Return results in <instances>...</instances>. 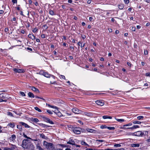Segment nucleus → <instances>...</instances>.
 <instances>
[{"label": "nucleus", "mask_w": 150, "mask_h": 150, "mask_svg": "<svg viewBox=\"0 0 150 150\" xmlns=\"http://www.w3.org/2000/svg\"><path fill=\"white\" fill-rule=\"evenodd\" d=\"M43 145L48 150H52L54 148L53 144L50 143H48L45 141L44 142Z\"/></svg>", "instance_id": "f257e3e1"}, {"label": "nucleus", "mask_w": 150, "mask_h": 150, "mask_svg": "<svg viewBox=\"0 0 150 150\" xmlns=\"http://www.w3.org/2000/svg\"><path fill=\"white\" fill-rule=\"evenodd\" d=\"M29 143L30 142H29L28 139H24L23 141L22 146L24 148L26 149Z\"/></svg>", "instance_id": "f03ea898"}, {"label": "nucleus", "mask_w": 150, "mask_h": 150, "mask_svg": "<svg viewBox=\"0 0 150 150\" xmlns=\"http://www.w3.org/2000/svg\"><path fill=\"white\" fill-rule=\"evenodd\" d=\"M42 118L45 121L51 124H54L52 120H50L49 118L45 116H43Z\"/></svg>", "instance_id": "7ed1b4c3"}, {"label": "nucleus", "mask_w": 150, "mask_h": 150, "mask_svg": "<svg viewBox=\"0 0 150 150\" xmlns=\"http://www.w3.org/2000/svg\"><path fill=\"white\" fill-rule=\"evenodd\" d=\"M72 112L75 114H79L81 113L82 111L79 110L78 109L76 108H73L72 109Z\"/></svg>", "instance_id": "20e7f679"}, {"label": "nucleus", "mask_w": 150, "mask_h": 150, "mask_svg": "<svg viewBox=\"0 0 150 150\" xmlns=\"http://www.w3.org/2000/svg\"><path fill=\"white\" fill-rule=\"evenodd\" d=\"M133 134L134 136L139 137L142 136L144 135V133H143L142 131H139L134 133Z\"/></svg>", "instance_id": "39448f33"}, {"label": "nucleus", "mask_w": 150, "mask_h": 150, "mask_svg": "<svg viewBox=\"0 0 150 150\" xmlns=\"http://www.w3.org/2000/svg\"><path fill=\"white\" fill-rule=\"evenodd\" d=\"M80 129L78 128H74L72 129L73 132L75 134H79L81 133Z\"/></svg>", "instance_id": "423d86ee"}, {"label": "nucleus", "mask_w": 150, "mask_h": 150, "mask_svg": "<svg viewBox=\"0 0 150 150\" xmlns=\"http://www.w3.org/2000/svg\"><path fill=\"white\" fill-rule=\"evenodd\" d=\"M28 147L26 149H28L30 150H35V148L33 144L30 142L29 144Z\"/></svg>", "instance_id": "0eeeda50"}, {"label": "nucleus", "mask_w": 150, "mask_h": 150, "mask_svg": "<svg viewBox=\"0 0 150 150\" xmlns=\"http://www.w3.org/2000/svg\"><path fill=\"white\" fill-rule=\"evenodd\" d=\"M96 103L98 105L103 106L104 104V102L103 100H98L96 101Z\"/></svg>", "instance_id": "6e6552de"}, {"label": "nucleus", "mask_w": 150, "mask_h": 150, "mask_svg": "<svg viewBox=\"0 0 150 150\" xmlns=\"http://www.w3.org/2000/svg\"><path fill=\"white\" fill-rule=\"evenodd\" d=\"M13 70L14 71L16 72V73H23L25 71L23 70V69H13Z\"/></svg>", "instance_id": "1a4fd4ad"}, {"label": "nucleus", "mask_w": 150, "mask_h": 150, "mask_svg": "<svg viewBox=\"0 0 150 150\" xmlns=\"http://www.w3.org/2000/svg\"><path fill=\"white\" fill-rule=\"evenodd\" d=\"M139 127L137 125H134V126H133L132 127H128V128H125L124 127H121V128L122 129H134L136 128H138Z\"/></svg>", "instance_id": "9d476101"}, {"label": "nucleus", "mask_w": 150, "mask_h": 150, "mask_svg": "<svg viewBox=\"0 0 150 150\" xmlns=\"http://www.w3.org/2000/svg\"><path fill=\"white\" fill-rule=\"evenodd\" d=\"M8 96L7 94L5 93H1L0 94V98H2L3 99H7Z\"/></svg>", "instance_id": "9b49d317"}, {"label": "nucleus", "mask_w": 150, "mask_h": 150, "mask_svg": "<svg viewBox=\"0 0 150 150\" xmlns=\"http://www.w3.org/2000/svg\"><path fill=\"white\" fill-rule=\"evenodd\" d=\"M42 74L45 77L47 78H49L50 77V76H51L52 77H54V76L52 75H50V74H48L47 73L43 72L42 73Z\"/></svg>", "instance_id": "f8f14e48"}, {"label": "nucleus", "mask_w": 150, "mask_h": 150, "mask_svg": "<svg viewBox=\"0 0 150 150\" xmlns=\"http://www.w3.org/2000/svg\"><path fill=\"white\" fill-rule=\"evenodd\" d=\"M86 131L88 132L91 133H95L96 132V130L95 129H91L89 128H87L86 129Z\"/></svg>", "instance_id": "ddd939ff"}, {"label": "nucleus", "mask_w": 150, "mask_h": 150, "mask_svg": "<svg viewBox=\"0 0 150 150\" xmlns=\"http://www.w3.org/2000/svg\"><path fill=\"white\" fill-rule=\"evenodd\" d=\"M28 37L32 39V40H35V36L32 33L31 34L30 33L28 35Z\"/></svg>", "instance_id": "4468645a"}, {"label": "nucleus", "mask_w": 150, "mask_h": 150, "mask_svg": "<svg viewBox=\"0 0 150 150\" xmlns=\"http://www.w3.org/2000/svg\"><path fill=\"white\" fill-rule=\"evenodd\" d=\"M20 124L22 126H24L25 128H29L30 126L28 125L27 124L24 123L23 122H20Z\"/></svg>", "instance_id": "2eb2a0df"}, {"label": "nucleus", "mask_w": 150, "mask_h": 150, "mask_svg": "<svg viewBox=\"0 0 150 150\" xmlns=\"http://www.w3.org/2000/svg\"><path fill=\"white\" fill-rule=\"evenodd\" d=\"M67 144H71L72 145L75 144V142L74 141L71 139L69 140L68 142H67Z\"/></svg>", "instance_id": "dca6fc26"}, {"label": "nucleus", "mask_w": 150, "mask_h": 150, "mask_svg": "<svg viewBox=\"0 0 150 150\" xmlns=\"http://www.w3.org/2000/svg\"><path fill=\"white\" fill-rule=\"evenodd\" d=\"M31 90L37 93H38L39 92L38 89L34 87H31Z\"/></svg>", "instance_id": "f3484780"}, {"label": "nucleus", "mask_w": 150, "mask_h": 150, "mask_svg": "<svg viewBox=\"0 0 150 150\" xmlns=\"http://www.w3.org/2000/svg\"><path fill=\"white\" fill-rule=\"evenodd\" d=\"M140 144H131V146L132 147H139Z\"/></svg>", "instance_id": "a211bd4d"}, {"label": "nucleus", "mask_w": 150, "mask_h": 150, "mask_svg": "<svg viewBox=\"0 0 150 150\" xmlns=\"http://www.w3.org/2000/svg\"><path fill=\"white\" fill-rule=\"evenodd\" d=\"M28 96L30 98H34V96L33 93L31 92H29L28 93Z\"/></svg>", "instance_id": "6ab92c4d"}, {"label": "nucleus", "mask_w": 150, "mask_h": 150, "mask_svg": "<svg viewBox=\"0 0 150 150\" xmlns=\"http://www.w3.org/2000/svg\"><path fill=\"white\" fill-rule=\"evenodd\" d=\"M58 146L62 147H69V145L66 144H58Z\"/></svg>", "instance_id": "aec40b11"}, {"label": "nucleus", "mask_w": 150, "mask_h": 150, "mask_svg": "<svg viewBox=\"0 0 150 150\" xmlns=\"http://www.w3.org/2000/svg\"><path fill=\"white\" fill-rule=\"evenodd\" d=\"M103 119H111L112 118V117L111 116H109L107 115H104L103 116Z\"/></svg>", "instance_id": "412c9836"}, {"label": "nucleus", "mask_w": 150, "mask_h": 150, "mask_svg": "<svg viewBox=\"0 0 150 150\" xmlns=\"http://www.w3.org/2000/svg\"><path fill=\"white\" fill-rule=\"evenodd\" d=\"M124 7V5L123 4H120L118 5V8L120 9H122Z\"/></svg>", "instance_id": "4be33fe9"}, {"label": "nucleus", "mask_w": 150, "mask_h": 150, "mask_svg": "<svg viewBox=\"0 0 150 150\" xmlns=\"http://www.w3.org/2000/svg\"><path fill=\"white\" fill-rule=\"evenodd\" d=\"M40 138L44 139H45L46 138V137L43 134H40Z\"/></svg>", "instance_id": "5701e85b"}, {"label": "nucleus", "mask_w": 150, "mask_h": 150, "mask_svg": "<svg viewBox=\"0 0 150 150\" xmlns=\"http://www.w3.org/2000/svg\"><path fill=\"white\" fill-rule=\"evenodd\" d=\"M9 126L12 128H13L15 126L14 123H9L8 125Z\"/></svg>", "instance_id": "b1692460"}, {"label": "nucleus", "mask_w": 150, "mask_h": 150, "mask_svg": "<svg viewBox=\"0 0 150 150\" xmlns=\"http://www.w3.org/2000/svg\"><path fill=\"white\" fill-rule=\"evenodd\" d=\"M144 118V117L142 116H140L137 117V119L139 120H142Z\"/></svg>", "instance_id": "393cba45"}, {"label": "nucleus", "mask_w": 150, "mask_h": 150, "mask_svg": "<svg viewBox=\"0 0 150 150\" xmlns=\"http://www.w3.org/2000/svg\"><path fill=\"white\" fill-rule=\"evenodd\" d=\"M40 125L43 128L47 127H48L47 125H46L43 124L42 123L40 124Z\"/></svg>", "instance_id": "a878e982"}, {"label": "nucleus", "mask_w": 150, "mask_h": 150, "mask_svg": "<svg viewBox=\"0 0 150 150\" xmlns=\"http://www.w3.org/2000/svg\"><path fill=\"white\" fill-rule=\"evenodd\" d=\"M116 120L118 122H121L124 121L125 120L123 119H118L117 118H115Z\"/></svg>", "instance_id": "bb28decb"}, {"label": "nucleus", "mask_w": 150, "mask_h": 150, "mask_svg": "<svg viewBox=\"0 0 150 150\" xmlns=\"http://www.w3.org/2000/svg\"><path fill=\"white\" fill-rule=\"evenodd\" d=\"M134 124H140L141 122L140 121H134L133 122Z\"/></svg>", "instance_id": "cd10ccee"}, {"label": "nucleus", "mask_w": 150, "mask_h": 150, "mask_svg": "<svg viewBox=\"0 0 150 150\" xmlns=\"http://www.w3.org/2000/svg\"><path fill=\"white\" fill-rule=\"evenodd\" d=\"M49 13L51 15H54V13L53 11L50 10L49 11Z\"/></svg>", "instance_id": "c85d7f7f"}, {"label": "nucleus", "mask_w": 150, "mask_h": 150, "mask_svg": "<svg viewBox=\"0 0 150 150\" xmlns=\"http://www.w3.org/2000/svg\"><path fill=\"white\" fill-rule=\"evenodd\" d=\"M34 109L35 110L38 111L39 112H42L41 110L38 107H35Z\"/></svg>", "instance_id": "c756f323"}, {"label": "nucleus", "mask_w": 150, "mask_h": 150, "mask_svg": "<svg viewBox=\"0 0 150 150\" xmlns=\"http://www.w3.org/2000/svg\"><path fill=\"white\" fill-rule=\"evenodd\" d=\"M16 138V136L15 134H13L11 137V138L12 139V140L13 141Z\"/></svg>", "instance_id": "7c9ffc66"}, {"label": "nucleus", "mask_w": 150, "mask_h": 150, "mask_svg": "<svg viewBox=\"0 0 150 150\" xmlns=\"http://www.w3.org/2000/svg\"><path fill=\"white\" fill-rule=\"evenodd\" d=\"M78 45H79V46H80L81 47H84V46L85 45V44H84L83 45H82V43H81L80 42H79L78 43Z\"/></svg>", "instance_id": "2f4dec72"}, {"label": "nucleus", "mask_w": 150, "mask_h": 150, "mask_svg": "<svg viewBox=\"0 0 150 150\" xmlns=\"http://www.w3.org/2000/svg\"><path fill=\"white\" fill-rule=\"evenodd\" d=\"M86 150H111L110 149L108 148L105 150H103V149H87Z\"/></svg>", "instance_id": "473e14b6"}, {"label": "nucleus", "mask_w": 150, "mask_h": 150, "mask_svg": "<svg viewBox=\"0 0 150 150\" xmlns=\"http://www.w3.org/2000/svg\"><path fill=\"white\" fill-rule=\"evenodd\" d=\"M107 129L109 130H114L115 129V127H108Z\"/></svg>", "instance_id": "72a5a7b5"}, {"label": "nucleus", "mask_w": 150, "mask_h": 150, "mask_svg": "<svg viewBox=\"0 0 150 150\" xmlns=\"http://www.w3.org/2000/svg\"><path fill=\"white\" fill-rule=\"evenodd\" d=\"M17 128L18 129L21 131L22 130V127L21 125H17Z\"/></svg>", "instance_id": "f704fd0d"}, {"label": "nucleus", "mask_w": 150, "mask_h": 150, "mask_svg": "<svg viewBox=\"0 0 150 150\" xmlns=\"http://www.w3.org/2000/svg\"><path fill=\"white\" fill-rule=\"evenodd\" d=\"M121 146L120 144H116L114 145V146L115 147H120Z\"/></svg>", "instance_id": "c9c22d12"}, {"label": "nucleus", "mask_w": 150, "mask_h": 150, "mask_svg": "<svg viewBox=\"0 0 150 150\" xmlns=\"http://www.w3.org/2000/svg\"><path fill=\"white\" fill-rule=\"evenodd\" d=\"M132 123H129L128 124L123 125V127H126V126H132Z\"/></svg>", "instance_id": "e433bc0d"}, {"label": "nucleus", "mask_w": 150, "mask_h": 150, "mask_svg": "<svg viewBox=\"0 0 150 150\" xmlns=\"http://www.w3.org/2000/svg\"><path fill=\"white\" fill-rule=\"evenodd\" d=\"M16 148V145L11 144V148L12 149L14 150Z\"/></svg>", "instance_id": "4c0bfd02"}, {"label": "nucleus", "mask_w": 150, "mask_h": 150, "mask_svg": "<svg viewBox=\"0 0 150 150\" xmlns=\"http://www.w3.org/2000/svg\"><path fill=\"white\" fill-rule=\"evenodd\" d=\"M111 150H125V149L123 148H120L118 149H111Z\"/></svg>", "instance_id": "58836bf2"}, {"label": "nucleus", "mask_w": 150, "mask_h": 150, "mask_svg": "<svg viewBox=\"0 0 150 150\" xmlns=\"http://www.w3.org/2000/svg\"><path fill=\"white\" fill-rule=\"evenodd\" d=\"M37 148L38 150H44L43 149H42L40 146H37Z\"/></svg>", "instance_id": "ea45409f"}, {"label": "nucleus", "mask_w": 150, "mask_h": 150, "mask_svg": "<svg viewBox=\"0 0 150 150\" xmlns=\"http://www.w3.org/2000/svg\"><path fill=\"white\" fill-rule=\"evenodd\" d=\"M7 115L8 116H9L11 117H13V114L12 113L9 112H7Z\"/></svg>", "instance_id": "a19ab883"}, {"label": "nucleus", "mask_w": 150, "mask_h": 150, "mask_svg": "<svg viewBox=\"0 0 150 150\" xmlns=\"http://www.w3.org/2000/svg\"><path fill=\"white\" fill-rule=\"evenodd\" d=\"M48 105L50 107H51V108H55V109H57V107L55 106H52V105H50L49 104H48Z\"/></svg>", "instance_id": "79ce46f5"}, {"label": "nucleus", "mask_w": 150, "mask_h": 150, "mask_svg": "<svg viewBox=\"0 0 150 150\" xmlns=\"http://www.w3.org/2000/svg\"><path fill=\"white\" fill-rule=\"evenodd\" d=\"M20 93L21 94V95L22 96H25V94L22 91H20Z\"/></svg>", "instance_id": "37998d69"}, {"label": "nucleus", "mask_w": 150, "mask_h": 150, "mask_svg": "<svg viewBox=\"0 0 150 150\" xmlns=\"http://www.w3.org/2000/svg\"><path fill=\"white\" fill-rule=\"evenodd\" d=\"M107 127H108L107 126H106L105 125H101L100 127V128L101 129H104V128H107Z\"/></svg>", "instance_id": "c03bdc74"}, {"label": "nucleus", "mask_w": 150, "mask_h": 150, "mask_svg": "<svg viewBox=\"0 0 150 150\" xmlns=\"http://www.w3.org/2000/svg\"><path fill=\"white\" fill-rule=\"evenodd\" d=\"M38 30V29H37L36 28H35L32 31L33 33H36V32H37V31Z\"/></svg>", "instance_id": "a18cd8bd"}, {"label": "nucleus", "mask_w": 150, "mask_h": 150, "mask_svg": "<svg viewBox=\"0 0 150 150\" xmlns=\"http://www.w3.org/2000/svg\"><path fill=\"white\" fill-rule=\"evenodd\" d=\"M34 122H38L39 121L38 120L37 118H34L33 120Z\"/></svg>", "instance_id": "49530a36"}, {"label": "nucleus", "mask_w": 150, "mask_h": 150, "mask_svg": "<svg viewBox=\"0 0 150 150\" xmlns=\"http://www.w3.org/2000/svg\"><path fill=\"white\" fill-rule=\"evenodd\" d=\"M124 1L125 4H128L129 2V0H124Z\"/></svg>", "instance_id": "de8ad7c7"}, {"label": "nucleus", "mask_w": 150, "mask_h": 150, "mask_svg": "<svg viewBox=\"0 0 150 150\" xmlns=\"http://www.w3.org/2000/svg\"><path fill=\"white\" fill-rule=\"evenodd\" d=\"M47 112L50 114H52L53 113L52 112L48 110H47Z\"/></svg>", "instance_id": "09e8293b"}, {"label": "nucleus", "mask_w": 150, "mask_h": 150, "mask_svg": "<svg viewBox=\"0 0 150 150\" xmlns=\"http://www.w3.org/2000/svg\"><path fill=\"white\" fill-rule=\"evenodd\" d=\"M81 144L82 145H88V144L84 142H82Z\"/></svg>", "instance_id": "8fccbe9b"}, {"label": "nucleus", "mask_w": 150, "mask_h": 150, "mask_svg": "<svg viewBox=\"0 0 150 150\" xmlns=\"http://www.w3.org/2000/svg\"><path fill=\"white\" fill-rule=\"evenodd\" d=\"M96 141L101 142H105V141L103 140H96Z\"/></svg>", "instance_id": "3c124183"}, {"label": "nucleus", "mask_w": 150, "mask_h": 150, "mask_svg": "<svg viewBox=\"0 0 150 150\" xmlns=\"http://www.w3.org/2000/svg\"><path fill=\"white\" fill-rule=\"evenodd\" d=\"M60 78L61 79H65V77L63 75H61L60 76Z\"/></svg>", "instance_id": "603ef678"}, {"label": "nucleus", "mask_w": 150, "mask_h": 150, "mask_svg": "<svg viewBox=\"0 0 150 150\" xmlns=\"http://www.w3.org/2000/svg\"><path fill=\"white\" fill-rule=\"evenodd\" d=\"M135 30H136V28H135V27H132V31H135Z\"/></svg>", "instance_id": "864d4df0"}, {"label": "nucleus", "mask_w": 150, "mask_h": 150, "mask_svg": "<svg viewBox=\"0 0 150 150\" xmlns=\"http://www.w3.org/2000/svg\"><path fill=\"white\" fill-rule=\"evenodd\" d=\"M57 115L59 117L61 116V113L59 112H58Z\"/></svg>", "instance_id": "5fc2aeb1"}, {"label": "nucleus", "mask_w": 150, "mask_h": 150, "mask_svg": "<svg viewBox=\"0 0 150 150\" xmlns=\"http://www.w3.org/2000/svg\"><path fill=\"white\" fill-rule=\"evenodd\" d=\"M12 2L13 3H17V0H12Z\"/></svg>", "instance_id": "6e6d98bb"}, {"label": "nucleus", "mask_w": 150, "mask_h": 150, "mask_svg": "<svg viewBox=\"0 0 150 150\" xmlns=\"http://www.w3.org/2000/svg\"><path fill=\"white\" fill-rule=\"evenodd\" d=\"M146 75L147 76H150V73H146Z\"/></svg>", "instance_id": "4d7b16f0"}, {"label": "nucleus", "mask_w": 150, "mask_h": 150, "mask_svg": "<svg viewBox=\"0 0 150 150\" xmlns=\"http://www.w3.org/2000/svg\"><path fill=\"white\" fill-rule=\"evenodd\" d=\"M144 54L145 55H147L148 54V52L147 50H144Z\"/></svg>", "instance_id": "13d9d810"}, {"label": "nucleus", "mask_w": 150, "mask_h": 150, "mask_svg": "<svg viewBox=\"0 0 150 150\" xmlns=\"http://www.w3.org/2000/svg\"><path fill=\"white\" fill-rule=\"evenodd\" d=\"M41 37L42 38H45V34H42L41 35Z\"/></svg>", "instance_id": "bf43d9fd"}, {"label": "nucleus", "mask_w": 150, "mask_h": 150, "mask_svg": "<svg viewBox=\"0 0 150 150\" xmlns=\"http://www.w3.org/2000/svg\"><path fill=\"white\" fill-rule=\"evenodd\" d=\"M4 13V11L3 10H0V14H2Z\"/></svg>", "instance_id": "052dcab7"}, {"label": "nucleus", "mask_w": 150, "mask_h": 150, "mask_svg": "<svg viewBox=\"0 0 150 150\" xmlns=\"http://www.w3.org/2000/svg\"><path fill=\"white\" fill-rule=\"evenodd\" d=\"M27 49L28 50H30L31 51H32V49L31 48H30L27 47Z\"/></svg>", "instance_id": "680f3d73"}, {"label": "nucleus", "mask_w": 150, "mask_h": 150, "mask_svg": "<svg viewBox=\"0 0 150 150\" xmlns=\"http://www.w3.org/2000/svg\"><path fill=\"white\" fill-rule=\"evenodd\" d=\"M127 64L129 66L131 67V64L129 62H127Z\"/></svg>", "instance_id": "e2e57ef3"}, {"label": "nucleus", "mask_w": 150, "mask_h": 150, "mask_svg": "<svg viewBox=\"0 0 150 150\" xmlns=\"http://www.w3.org/2000/svg\"><path fill=\"white\" fill-rule=\"evenodd\" d=\"M91 2V0H88L87 1V3L88 4H90Z\"/></svg>", "instance_id": "0e129e2a"}, {"label": "nucleus", "mask_w": 150, "mask_h": 150, "mask_svg": "<svg viewBox=\"0 0 150 150\" xmlns=\"http://www.w3.org/2000/svg\"><path fill=\"white\" fill-rule=\"evenodd\" d=\"M28 2L30 4H32V1L31 0H29Z\"/></svg>", "instance_id": "69168bd1"}, {"label": "nucleus", "mask_w": 150, "mask_h": 150, "mask_svg": "<svg viewBox=\"0 0 150 150\" xmlns=\"http://www.w3.org/2000/svg\"><path fill=\"white\" fill-rule=\"evenodd\" d=\"M23 136L24 137L26 138H27L28 137L26 135H25L24 133L23 134Z\"/></svg>", "instance_id": "338daca9"}, {"label": "nucleus", "mask_w": 150, "mask_h": 150, "mask_svg": "<svg viewBox=\"0 0 150 150\" xmlns=\"http://www.w3.org/2000/svg\"><path fill=\"white\" fill-rule=\"evenodd\" d=\"M147 141L149 142H150V137L149 138L147 139L146 140Z\"/></svg>", "instance_id": "774afa93"}]
</instances>
